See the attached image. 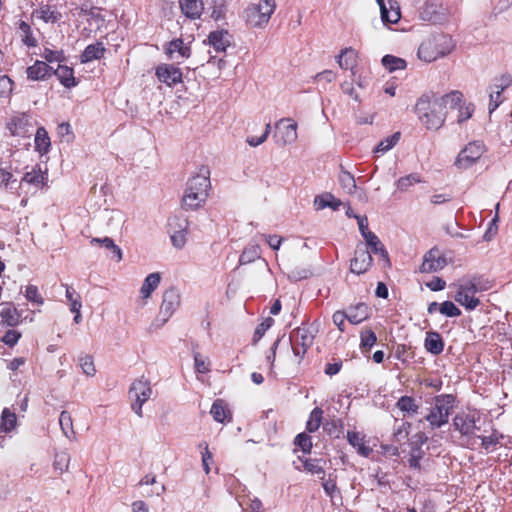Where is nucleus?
I'll return each instance as SVG.
<instances>
[{"label": "nucleus", "instance_id": "obj_6", "mask_svg": "<svg viewBox=\"0 0 512 512\" xmlns=\"http://www.w3.org/2000/svg\"><path fill=\"white\" fill-rule=\"evenodd\" d=\"M276 9V0H259L250 4L244 11L247 24L254 28H264Z\"/></svg>", "mask_w": 512, "mask_h": 512}, {"label": "nucleus", "instance_id": "obj_4", "mask_svg": "<svg viewBox=\"0 0 512 512\" xmlns=\"http://www.w3.org/2000/svg\"><path fill=\"white\" fill-rule=\"evenodd\" d=\"M416 112L422 124L428 129H439L446 119V111L442 109L435 98L429 100L428 97H421L417 101Z\"/></svg>", "mask_w": 512, "mask_h": 512}, {"label": "nucleus", "instance_id": "obj_25", "mask_svg": "<svg viewBox=\"0 0 512 512\" xmlns=\"http://www.w3.org/2000/svg\"><path fill=\"white\" fill-rule=\"evenodd\" d=\"M424 347L433 355L441 354L444 350V342L441 335L436 331H428L426 333Z\"/></svg>", "mask_w": 512, "mask_h": 512}, {"label": "nucleus", "instance_id": "obj_46", "mask_svg": "<svg viewBox=\"0 0 512 512\" xmlns=\"http://www.w3.org/2000/svg\"><path fill=\"white\" fill-rule=\"evenodd\" d=\"M381 62L382 65L390 72L406 68V61L393 55H385Z\"/></svg>", "mask_w": 512, "mask_h": 512}, {"label": "nucleus", "instance_id": "obj_60", "mask_svg": "<svg viewBox=\"0 0 512 512\" xmlns=\"http://www.w3.org/2000/svg\"><path fill=\"white\" fill-rule=\"evenodd\" d=\"M42 57L45 59L44 62L53 63V62H62L64 60V55L62 51L44 49Z\"/></svg>", "mask_w": 512, "mask_h": 512}, {"label": "nucleus", "instance_id": "obj_59", "mask_svg": "<svg viewBox=\"0 0 512 512\" xmlns=\"http://www.w3.org/2000/svg\"><path fill=\"white\" fill-rule=\"evenodd\" d=\"M270 132H271V125H270V123H268V124H266L265 130L261 136H259V137L249 136V137H247L246 141L250 146L257 147L267 140Z\"/></svg>", "mask_w": 512, "mask_h": 512}, {"label": "nucleus", "instance_id": "obj_9", "mask_svg": "<svg viewBox=\"0 0 512 512\" xmlns=\"http://www.w3.org/2000/svg\"><path fill=\"white\" fill-rule=\"evenodd\" d=\"M181 303V296L177 289L169 288L163 293L162 303L160 305L159 313L155 319L157 327L163 326L179 308Z\"/></svg>", "mask_w": 512, "mask_h": 512}, {"label": "nucleus", "instance_id": "obj_31", "mask_svg": "<svg viewBox=\"0 0 512 512\" xmlns=\"http://www.w3.org/2000/svg\"><path fill=\"white\" fill-rule=\"evenodd\" d=\"M435 99L442 109L446 111L447 109L457 108L462 102L463 94L462 92L455 90Z\"/></svg>", "mask_w": 512, "mask_h": 512}, {"label": "nucleus", "instance_id": "obj_34", "mask_svg": "<svg viewBox=\"0 0 512 512\" xmlns=\"http://www.w3.org/2000/svg\"><path fill=\"white\" fill-rule=\"evenodd\" d=\"M346 315L347 321L351 324H360L368 318V307L363 303H359L354 307H350L346 312Z\"/></svg>", "mask_w": 512, "mask_h": 512}, {"label": "nucleus", "instance_id": "obj_63", "mask_svg": "<svg viewBox=\"0 0 512 512\" xmlns=\"http://www.w3.org/2000/svg\"><path fill=\"white\" fill-rule=\"evenodd\" d=\"M195 369L198 373H208L210 371V363L207 359L203 358L199 353L194 354Z\"/></svg>", "mask_w": 512, "mask_h": 512}, {"label": "nucleus", "instance_id": "obj_57", "mask_svg": "<svg viewBox=\"0 0 512 512\" xmlns=\"http://www.w3.org/2000/svg\"><path fill=\"white\" fill-rule=\"evenodd\" d=\"M295 445H297L304 453H310L312 448L311 437L305 433H300L296 436Z\"/></svg>", "mask_w": 512, "mask_h": 512}, {"label": "nucleus", "instance_id": "obj_5", "mask_svg": "<svg viewBox=\"0 0 512 512\" xmlns=\"http://www.w3.org/2000/svg\"><path fill=\"white\" fill-rule=\"evenodd\" d=\"M454 402L455 397L451 394H441L434 397L432 406L424 417L431 429H438L448 423Z\"/></svg>", "mask_w": 512, "mask_h": 512}, {"label": "nucleus", "instance_id": "obj_36", "mask_svg": "<svg viewBox=\"0 0 512 512\" xmlns=\"http://www.w3.org/2000/svg\"><path fill=\"white\" fill-rule=\"evenodd\" d=\"M261 256L260 246L256 242L248 244L239 257V265H246L259 259Z\"/></svg>", "mask_w": 512, "mask_h": 512}, {"label": "nucleus", "instance_id": "obj_2", "mask_svg": "<svg viewBox=\"0 0 512 512\" xmlns=\"http://www.w3.org/2000/svg\"><path fill=\"white\" fill-rule=\"evenodd\" d=\"M210 179L206 175H195L191 177L186 185L182 204L185 209L195 210L200 208L208 197Z\"/></svg>", "mask_w": 512, "mask_h": 512}, {"label": "nucleus", "instance_id": "obj_45", "mask_svg": "<svg viewBox=\"0 0 512 512\" xmlns=\"http://www.w3.org/2000/svg\"><path fill=\"white\" fill-rule=\"evenodd\" d=\"M338 180L343 190L348 194H352L356 191V182L354 176L350 172L341 169Z\"/></svg>", "mask_w": 512, "mask_h": 512}, {"label": "nucleus", "instance_id": "obj_44", "mask_svg": "<svg viewBox=\"0 0 512 512\" xmlns=\"http://www.w3.org/2000/svg\"><path fill=\"white\" fill-rule=\"evenodd\" d=\"M18 33L22 40V42L28 47L36 46V39L33 37L31 27L25 21H20L18 23Z\"/></svg>", "mask_w": 512, "mask_h": 512}, {"label": "nucleus", "instance_id": "obj_29", "mask_svg": "<svg viewBox=\"0 0 512 512\" xmlns=\"http://www.w3.org/2000/svg\"><path fill=\"white\" fill-rule=\"evenodd\" d=\"M52 72L57 76L60 83L66 88L76 86L77 82L74 77V71L71 67L58 64L57 68L52 70Z\"/></svg>", "mask_w": 512, "mask_h": 512}, {"label": "nucleus", "instance_id": "obj_27", "mask_svg": "<svg viewBox=\"0 0 512 512\" xmlns=\"http://www.w3.org/2000/svg\"><path fill=\"white\" fill-rule=\"evenodd\" d=\"M347 441L351 446L357 449L358 454L363 457H368L372 452V449L365 444L364 436L359 432L348 431L347 432Z\"/></svg>", "mask_w": 512, "mask_h": 512}, {"label": "nucleus", "instance_id": "obj_21", "mask_svg": "<svg viewBox=\"0 0 512 512\" xmlns=\"http://www.w3.org/2000/svg\"><path fill=\"white\" fill-rule=\"evenodd\" d=\"M0 317L1 323L14 327L20 323V313L15 306L10 302L0 303Z\"/></svg>", "mask_w": 512, "mask_h": 512}, {"label": "nucleus", "instance_id": "obj_19", "mask_svg": "<svg viewBox=\"0 0 512 512\" xmlns=\"http://www.w3.org/2000/svg\"><path fill=\"white\" fill-rule=\"evenodd\" d=\"M165 52L171 60L180 61L190 57L191 48L178 38L168 43Z\"/></svg>", "mask_w": 512, "mask_h": 512}, {"label": "nucleus", "instance_id": "obj_62", "mask_svg": "<svg viewBox=\"0 0 512 512\" xmlns=\"http://www.w3.org/2000/svg\"><path fill=\"white\" fill-rule=\"evenodd\" d=\"M25 297L27 300L37 303L39 305L43 304V298L38 292V288L34 285H28L25 289Z\"/></svg>", "mask_w": 512, "mask_h": 512}, {"label": "nucleus", "instance_id": "obj_40", "mask_svg": "<svg viewBox=\"0 0 512 512\" xmlns=\"http://www.w3.org/2000/svg\"><path fill=\"white\" fill-rule=\"evenodd\" d=\"M356 51L352 48H345L338 57V64L342 69L353 70L356 63Z\"/></svg>", "mask_w": 512, "mask_h": 512}, {"label": "nucleus", "instance_id": "obj_35", "mask_svg": "<svg viewBox=\"0 0 512 512\" xmlns=\"http://www.w3.org/2000/svg\"><path fill=\"white\" fill-rule=\"evenodd\" d=\"M396 407L407 416H414L418 413L419 404L416 399L410 396H402L398 399Z\"/></svg>", "mask_w": 512, "mask_h": 512}, {"label": "nucleus", "instance_id": "obj_28", "mask_svg": "<svg viewBox=\"0 0 512 512\" xmlns=\"http://www.w3.org/2000/svg\"><path fill=\"white\" fill-rule=\"evenodd\" d=\"M210 413L213 419L219 423H224L231 419V412L226 402L222 399H216L211 407Z\"/></svg>", "mask_w": 512, "mask_h": 512}, {"label": "nucleus", "instance_id": "obj_26", "mask_svg": "<svg viewBox=\"0 0 512 512\" xmlns=\"http://www.w3.org/2000/svg\"><path fill=\"white\" fill-rule=\"evenodd\" d=\"M401 19L400 5L396 0H388L387 8L381 13L385 25L396 24Z\"/></svg>", "mask_w": 512, "mask_h": 512}, {"label": "nucleus", "instance_id": "obj_47", "mask_svg": "<svg viewBox=\"0 0 512 512\" xmlns=\"http://www.w3.org/2000/svg\"><path fill=\"white\" fill-rule=\"evenodd\" d=\"M17 418L15 413L11 412L8 408H5L1 414L0 431L10 432L16 426Z\"/></svg>", "mask_w": 512, "mask_h": 512}, {"label": "nucleus", "instance_id": "obj_8", "mask_svg": "<svg viewBox=\"0 0 512 512\" xmlns=\"http://www.w3.org/2000/svg\"><path fill=\"white\" fill-rule=\"evenodd\" d=\"M151 394L150 382L144 377L136 379L131 384L129 389V398L132 402L131 408L139 417H142V406L149 400Z\"/></svg>", "mask_w": 512, "mask_h": 512}, {"label": "nucleus", "instance_id": "obj_15", "mask_svg": "<svg viewBox=\"0 0 512 512\" xmlns=\"http://www.w3.org/2000/svg\"><path fill=\"white\" fill-rule=\"evenodd\" d=\"M447 263L444 254L437 247H434L424 255L420 271L422 273L436 272L443 269Z\"/></svg>", "mask_w": 512, "mask_h": 512}, {"label": "nucleus", "instance_id": "obj_42", "mask_svg": "<svg viewBox=\"0 0 512 512\" xmlns=\"http://www.w3.org/2000/svg\"><path fill=\"white\" fill-rule=\"evenodd\" d=\"M59 425L62 430L64 436L68 439H72L75 436V431L73 428L72 417L69 412L62 411L59 416Z\"/></svg>", "mask_w": 512, "mask_h": 512}, {"label": "nucleus", "instance_id": "obj_22", "mask_svg": "<svg viewBox=\"0 0 512 512\" xmlns=\"http://www.w3.org/2000/svg\"><path fill=\"white\" fill-rule=\"evenodd\" d=\"M182 13L189 19H199L202 15L204 5L202 0H179Z\"/></svg>", "mask_w": 512, "mask_h": 512}, {"label": "nucleus", "instance_id": "obj_64", "mask_svg": "<svg viewBox=\"0 0 512 512\" xmlns=\"http://www.w3.org/2000/svg\"><path fill=\"white\" fill-rule=\"evenodd\" d=\"M246 505L247 507L244 509V512H265L261 500L257 497H248Z\"/></svg>", "mask_w": 512, "mask_h": 512}, {"label": "nucleus", "instance_id": "obj_20", "mask_svg": "<svg viewBox=\"0 0 512 512\" xmlns=\"http://www.w3.org/2000/svg\"><path fill=\"white\" fill-rule=\"evenodd\" d=\"M33 15L43 20L45 23H57L61 20L62 14L55 5L41 2L39 7L34 10Z\"/></svg>", "mask_w": 512, "mask_h": 512}, {"label": "nucleus", "instance_id": "obj_16", "mask_svg": "<svg viewBox=\"0 0 512 512\" xmlns=\"http://www.w3.org/2000/svg\"><path fill=\"white\" fill-rule=\"evenodd\" d=\"M372 262L371 252L363 246H357L354 258L350 263V270L358 275L363 274L371 267Z\"/></svg>", "mask_w": 512, "mask_h": 512}, {"label": "nucleus", "instance_id": "obj_33", "mask_svg": "<svg viewBox=\"0 0 512 512\" xmlns=\"http://www.w3.org/2000/svg\"><path fill=\"white\" fill-rule=\"evenodd\" d=\"M161 275L158 272L149 274L142 284L140 295L143 300L148 299L152 292L159 286Z\"/></svg>", "mask_w": 512, "mask_h": 512}, {"label": "nucleus", "instance_id": "obj_53", "mask_svg": "<svg viewBox=\"0 0 512 512\" xmlns=\"http://www.w3.org/2000/svg\"><path fill=\"white\" fill-rule=\"evenodd\" d=\"M502 93H503V91H500L499 89L490 87L489 113H492L493 111H495L499 107V105L503 102Z\"/></svg>", "mask_w": 512, "mask_h": 512}, {"label": "nucleus", "instance_id": "obj_43", "mask_svg": "<svg viewBox=\"0 0 512 512\" xmlns=\"http://www.w3.org/2000/svg\"><path fill=\"white\" fill-rule=\"evenodd\" d=\"M90 243L92 245L98 244L105 247L108 250H112L118 262L121 261L123 258L122 250L114 243L113 239L110 237L92 238Z\"/></svg>", "mask_w": 512, "mask_h": 512}, {"label": "nucleus", "instance_id": "obj_18", "mask_svg": "<svg viewBox=\"0 0 512 512\" xmlns=\"http://www.w3.org/2000/svg\"><path fill=\"white\" fill-rule=\"evenodd\" d=\"M207 43L216 53H225L232 43V35L227 30H215L208 35Z\"/></svg>", "mask_w": 512, "mask_h": 512}, {"label": "nucleus", "instance_id": "obj_52", "mask_svg": "<svg viewBox=\"0 0 512 512\" xmlns=\"http://www.w3.org/2000/svg\"><path fill=\"white\" fill-rule=\"evenodd\" d=\"M179 227L181 228L180 230L178 231H173L172 235H171V241H172V244L174 247L178 248V249H181L185 243H186V227H187V222L184 221V226L182 227L181 225H179Z\"/></svg>", "mask_w": 512, "mask_h": 512}, {"label": "nucleus", "instance_id": "obj_3", "mask_svg": "<svg viewBox=\"0 0 512 512\" xmlns=\"http://www.w3.org/2000/svg\"><path fill=\"white\" fill-rule=\"evenodd\" d=\"M454 49L453 39L446 34H437L424 40L418 48V57L433 62L448 55Z\"/></svg>", "mask_w": 512, "mask_h": 512}, {"label": "nucleus", "instance_id": "obj_32", "mask_svg": "<svg viewBox=\"0 0 512 512\" xmlns=\"http://www.w3.org/2000/svg\"><path fill=\"white\" fill-rule=\"evenodd\" d=\"M314 205L317 210L331 208L332 210L337 211L342 205V202L331 193H324L315 197Z\"/></svg>", "mask_w": 512, "mask_h": 512}, {"label": "nucleus", "instance_id": "obj_56", "mask_svg": "<svg viewBox=\"0 0 512 512\" xmlns=\"http://www.w3.org/2000/svg\"><path fill=\"white\" fill-rule=\"evenodd\" d=\"M441 314L447 317H458L461 315L460 309L451 301H445L439 308Z\"/></svg>", "mask_w": 512, "mask_h": 512}, {"label": "nucleus", "instance_id": "obj_38", "mask_svg": "<svg viewBox=\"0 0 512 512\" xmlns=\"http://www.w3.org/2000/svg\"><path fill=\"white\" fill-rule=\"evenodd\" d=\"M23 181L36 187L43 186L47 181V172L36 166L30 172L25 173Z\"/></svg>", "mask_w": 512, "mask_h": 512}, {"label": "nucleus", "instance_id": "obj_54", "mask_svg": "<svg viewBox=\"0 0 512 512\" xmlns=\"http://www.w3.org/2000/svg\"><path fill=\"white\" fill-rule=\"evenodd\" d=\"M80 367L84 374L87 376H94L96 369L94 366L93 358L90 355H85L79 358Z\"/></svg>", "mask_w": 512, "mask_h": 512}, {"label": "nucleus", "instance_id": "obj_10", "mask_svg": "<svg viewBox=\"0 0 512 512\" xmlns=\"http://www.w3.org/2000/svg\"><path fill=\"white\" fill-rule=\"evenodd\" d=\"M486 151L481 141L469 142L457 155L454 165L458 169H468L473 166Z\"/></svg>", "mask_w": 512, "mask_h": 512}, {"label": "nucleus", "instance_id": "obj_37", "mask_svg": "<svg viewBox=\"0 0 512 512\" xmlns=\"http://www.w3.org/2000/svg\"><path fill=\"white\" fill-rule=\"evenodd\" d=\"M35 150L38 151L41 155L48 153L51 142L48 132L44 127H39L35 134Z\"/></svg>", "mask_w": 512, "mask_h": 512}, {"label": "nucleus", "instance_id": "obj_14", "mask_svg": "<svg viewBox=\"0 0 512 512\" xmlns=\"http://www.w3.org/2000/svg\"><path fill=\"white\" fill-rule=\"evenodd\" d=\"M447 9L437 1H426L419 8V18L433 24L442 23L446 20Z\"/></svg>", "mask_w": 512, "mask_h": 512}, {"label": "nucleus", "instance_id": "obj_13", "mask_svg": "<svg viewBox=\"0 0 512 512\" xmlns=\"http://www.w3.org/2000/svg\"><path fill=\"white\" fill-rule=\"evenodd\" d=\"M6 128L11 136L15 137H30L33 129L31 116L27 113H16L9 118L6 123Z\"/></svg>", "mask_w": 512, "mask_h": 512}, {"label": "nucleus", "instance_id": "obj_30", "mask_svg": "<svg viewBox=\"0 0 512 512\" xmlns=\"http://www.w3.org/2000/svg\"><path fill=\"white\" fill-rule=\"evenodd\" d=\"M106 49L101 42L88 45L80 56L82 63H88L93 60L101 59Z\"/></svg>", "mask_w": 512, "mask_h": 512}, {"label": "nucleus", "instance_id": "obj_51", "mask_svg": "<svg viewBox=\"0 0 512 512\" xmlns=\"http://www.w3.org/2000/svg\"><path fill=\"white\" fill-rule=\"evenodd\" d=\"M481 439L482 447L489 451L491 447H495L500 443V440L503 438V435L498 431L494 430L489 436H478Z\"/></svg>", "mask_w": 512, "mask_h": 512}, {"label": "nucleus", "instance_id": "obj_41", "mask_svg": "<svg viewBox=\"0 0 512 512\" xmlns=\"http://www.w3.org/2000/svg\"><path fill=\"white\" fill-rule=\"evenodd\" d=\"M363 238L365 239L367 246L371 248L372 253L380 254L383 258L388 260V252L381 245L379 238L373 232H367Z\"/></svg>", "mask_w": 512, "mask_h": 512}, {"label": "nucleus", "instance_id": "obj_23", "mask_svg": "<svg viewBox=\"0 0 512 512\" xmlns=\"http://www.w3.org/2000/svg\"><path fill=\"white\" fill-rule=\"evenodd\" d=\"M298 462L301 465H296V469L304 470L308 473L319 476L321 479H324L325 470L322 466V460L298 457Z\"/></svg>", "mask_w": 512, "mask_h": 512}, {"label": "nucleus", "instance_id": "obj_12", "mask_svg": "<svg viewBox=\"0 0 512 512\" xmlns=\"http://www.w3.org/2000/svg\"><path fill=\"white\" fill-rule=\"evenodd\" d=\"M275 142L279 146H286L297 140V123L290 118L279 120L275 124Z\"/></svg>", "mask_w": 512, "mask_h": 512}, {"label": "nucleus", "instance_id": "obj_50", "mask_svg": "<svg viewBox=\"0 0 512 512\" xmlns=\"http://www.w3.org/2000/svg\"><path fill=\"white\" fill-rule=\"evenodd\" d=\"M360 338V347L365 351L370 350L377 341L376 334L370 329L363 330L360 334Z\"/></svg>", "mask_w": 512, "mask_h": 512}, {"label": "nucleus", "instance_id": "obj_7", "mask_svg": "<svg viewBox=\"0 0 512 512\" xmlns=\"http://www.w3.org/2000/svg\"><path fill=\"white\" fill-rule=\"evenodd\" d=\"M318 329L314 325L302 324L291 331L289 340L295 357L301 361L313 345Z\"/></svg>", "mask_w": 512, "mask_h": 512}, {"label": "nucleus", "instance_id": "obj_24", "mask_svg": "<svg viewBox=\"0 0 512 512\" xmlns=\"http://www.w3.org/2000/svg\"><path fill=\"white\" fill-rule=\"evenodd\" d=\"M53 68L44 61L37 60L32 66L27 68V77L31 80H44L51 75Z\"/></svg>", "mask_w": 512, "mask_h": 512}, {"label": "nucleus", "instance_id": "obj_49", "mask_svg": "<svg viewBox=\"0 0 512 512\" xmlns=\"http://www.w3.org/2000/svg\"><path fill=\"white\" fill-rule=\"evenodd\" d=\"M421 177L417 173H411L407 176L401 177L396 182V187L400 191H407L411 186L421 183Z\"/></svg>", "mask_w": 512, "mask_h": 512}, {"label": "nucleus", "instance_id": "obj_17", "mask_svg": "<svg viewBox=\"0 0 512 512\" xmlns=\"http://www.w3.org/2000/svg\"><path fill=\"white\" fill-rule=\"evenodd\" d=\"M156 76L160 82L174 86L182 82L181 70L172 64H161L156 68Z\"/></svg>", "mask_w": 512, "mask_h": 512}, {"label": "nucleus", "instance_id": "obj_39", "mask_svg": "<svg viewBox=\"0 0 512 512\" xmlns=\"http://www.w3.org/2000/svg\"><path fill=\"white\" fill-rule=\"evenodd\" d=\"M401 137L400 132H395L392 135L386 137L385 139L381 140L378 145L374 148L373 152L375 154L383 155L390 151L393 147L397 145Z\"/></svg>", "mask_w": 512, "mask_h": 512}, {"label": "nucleus", "instance_id": "obj_55", "mask_svg": "<svg viewBox=\"0 0 512 512\" xmlns=\"http://www.w3.org/2000/svg\"><path fill=\"white\" fill-rule=\"evenodd\" d=\"M69 461H70V457H69L68 453H66V452L57 453L55 455V460L53 463L55 470H58L60 473H63L64 471H66L68 469Z\"/></svg>", "mask_w": 512, "mask_h": 512}, {"label": "nucleus", "instance_id": "obj_48", "mask_svg": "<svg viewBox=\"0 0 512 512\" xmlns=\"http://www.w3.org/2000/svg\"><path fill=\"white\" fill-rule=\"evenodd\" d=\"M323 418V411L321 408L316 407L314 408L309 416V419L306 423V429L308 432L312 433L319 429Z\"/></svg>", "mask_w": 512, "mask_h": 512}, {"label": "nucleus", "instance_id": "obj_58", "mask_svg": "<svg viewBox=\"0 0 512 512\" xmlns=\"http://www.w3.org/2000/svg\"><path fill=\"white\" fill-rule=\"evenodd\" d=\"M512 84V77L510 74L505 73L498 77H496L491 85V88L499 89L500 91H504L506 88L510 87Z\"/></svg>", "mask_w": 512, "mask_h": 512}, {"label": "nucleus", "instance_id": "obj_11", "mask_svg": "<svg viewBox=\"0 0 512 512\" xmlns=\"http://www.w3.org/2000/svg\"><path fill=\"white\" fill-rule=\"evenodd\" d=\"M478 419L479 417L475 412H460L453 419V427L466 439L465 445L467 447L472 445V436L477 429L476 422Z\"/></svg>", "mask_w": 512, "mask_h": 512}, {"label": "nucleus", "instance_id": "obj_61", "mask_svg": "<svg viewBox=\"0 0 512 512\" xmlns=\"http://www.w3.org/2000/svg\"><path fill=\"white\" fill-rule=\"evenodd\" d=\"M273 323L274 320L270 317L266 318L262 323H260L254 332L253 341H259L265 332L273 325Z\"/></svg>", "mask_w": 512, "mask_h": 512}, {"label": "nucleus", "instance_id": "obj_1", "mask_svg": "<svg viewBox=\"0 0 512 512\" xmlns=\"http://www.w3.org/2000/svg\"><path fill=\"white\" fill-rule=\"evenodd\" d=\"M454 287L456 288L455 301L467 311H473L480 304V299L476 294L490 290L493 287V282L480 276H473L460 280L454 284Z\"/></svg>", "mask_w": 512, "mask_h": 512}]
</instances>
